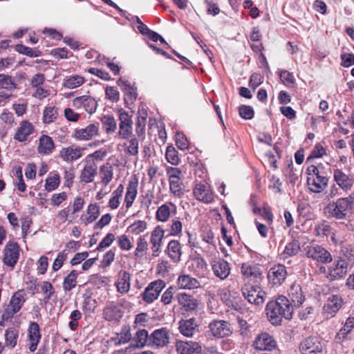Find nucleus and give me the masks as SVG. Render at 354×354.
I'll return each instance as SVG.
<instances>
[{"mask_svg": "<svg viewBox=\"0 0 354 354\" xmlns=\"http://www.w3.org/2000/svg\"><path fill=\"white\" fill-rule=\"evenodd\" d=\"M333 178L339 188L346 192L351 191L353 187V176L344 173L342 169H336L334 170Z\"/></svg>", "mask_w": 354, "mask_h": 354, "instance_id": "f8f14e48", "label": "nucleus"}, {"mask_svg": "<svg viewBox=\"0 0 354 354\" xmlns=\"http://www.w3.org/2000/svg\"><path fill=\"white\" fill-rule=\"evenodd\" d=\"M118 85L121 86L124 92V100L127 102L130 101L133 102L137 98L138 93L136 89L131 86V83L123 78H120L118 82Z\"/></svg>", "mask_w": 354, "mask_h": 354, "instance_id": "c756f323", "label": "nucleus"}, {"mask_svg": "<svg viewBox=\"0 0 354 354\" xmlns=\"http://www.w3.org/2000/svg\"><path fill=\"white\" fill-rule=\"evenodd\" d=\"M101 122L106 133H113L117 129V122L113 115H104L101 118Z\"/></svg>", "mask_w": 354, "mask_h": 354, "instance_id": "c03bdc74", "label": "nucleus"}, {"mask_svg": "<svg viewBox=\"0 0 354 354\" xmlns=\"http://www.w3.org/2000/svg\"><path fill=\"white\" fill-rule=\"evenodd\" d=\"M353 328L354 317H349L346 319L344 326L336 334L335 337V341L338 343H341L345 341Z\"/></svg>", "mask_w": 354, "mask_h": 354, "instance_id": "c85d7f7f", "label": "nucleus"}, {"mask_svg": "<svg viewBox=\"0 0 354 354\" xmlns=\"http://www.w3.org/2000/svg\"><path fill=\"white\" fill-rule=\"evenodd\" d=\"M85 82L84 77L75 75L64 80L63 86L66 88L73 89L82 85Z\"/></svg>", "mask_w": 354, "mask_h": 354, "instance_id": "79ce46f5", "label": "nucleus"}, {"mask_svg": "<svg viewBox=\"0 0 354 354\" xmlns=\"http://www.w3.org/2000/svg\"><path fill=\"white\" fill-rule=\"evenodd\" d=\"M164 236V231L159 226L156 227L151 232L150 243L152 244V252L153 256H157L160 249V243Z\"/></svg>", "mask_w": 354, "mask_h": 354, "instance_id": "c9c22d12", "label": "nucleus"}, {"mask_svg": "<svg viewBox=\"0 0 354 354\" xmlns=\"http://www.w3.org/2000/svg\"><path fill=\"white\" fill-rule=\"evenodd\" d=\"M163 288L164 282L162 280L150 283L142 294L143 301L147 304L152 303L158 297Z\"/></svg>", "mask_w": 354, "mask_h": 354, "instance_id": "9b49d317", "label": "nucleus"}, {"mask_svg": "<svg viewBox=\"0 0 354 354\" xmlns=\"http://www.w3.org/2000/svg\"><path fill=\"white\" fill-rule=\"evenodd\" d=\"M84 148L80 146L72 145L71 146L63 147L59 151V157L66 162H72L80 158L83 156Z\"/></svg>", "mask_w": 354, "mask_h": 354, "instance_id": "2eb2a0df", "label": "nucleus"}, {"mask_svg": "<svg viewBox=\"0 0 354 354\" xmlns=\"http://www.w3.org/2000/svg\"><path fill=\"white\" fill-rule=\"evenodd\" d=\"M239 115L245 120H251L254 117V110L252 106L241 105L239 106Z\"/></svg>", "mask_w": 354, "mask_h": 354, "instance_id": "e2e57ef3", "label": "nucleus"}, {"mask_svg": "<svg viewBox=\"0 0 354 354\" xmlns=\"http://www.w3.org/2000/svg\"><path fill=\"white\" fill-rule=\"evenodd\" d=\"M115 240V236L112 233H109L100 242L97 250L102 251L105 248L109 247Z\"/></svg>", "mask_w": 354, "mask_h": 354, "instance_id": "680f3d73", "label": "nucleus"}, {"mask_svg": "<svg viewBox=\"0 0 354 354\" xmlns=\"http://www.w3.org/2000/svg\"><path fill=\"white\" fill-rule=\"evenodd\" d=\"M33 125L27 120H24L20 123L19 127L17 129L14 138L19 142H24L27 140L28 137L33 133Z\"/></svg>", "mask_w": 354, "mask_h": 354, "instance_id": "393cba45", "label": "nucleus"}, {"mask_svg": "<svg viewBox=\"0 0 354 354\" xmlns=\"http://www.w3.org/2000/svg\"><path fill=\"white\" fill-rule=\"evenodd\" d=\"M332 228L326 221L317 223L314 230V233L317 236H328L330 233Z\"/></svg>", "mask_w": 354, "mask_h": 354, "instance_id": "603ef678", "label": "nucleus"}, {"mask_svg": "<svg viewBox=\"0 0 354 354\" xmlns=\"http://www.w3.org/2000/svg\"><path fill=\"white\" fill-rule=\"evenodd\" d=\"M130 281V274L125 270H121L119 273V278L118 281L115 283L118 292L121 294H125L128 292L131 286Z\"/></svg>", "mask_w": 354, "mask_h": 354, "instance_id": "cd10ccee", "label": "nucleus"}, {"mask_svg": "<svg viewBox=\"0 0 354 354\" xmlns=\"http://www.w3.org/2000/svg\"><path fill=\"white\" fill-rule=\"evenodd\" d=\"M171 214V209L167 204H164L158 207L156 212L157 219L160 221H167Z\"/></svg>", "mask_w": 354, "mask_h": 354, "instance_id": "13d9d810", "label": "nucleus"}, {"mask_svg": "<svg viewBox=\"0 0 354 354\" xmlns=\"http://www.w3.org/2000/svg\"><path fill=\"white\" fill-rule=\"evenodd\" d=\"M28 340L30 342L29 350L34 352L37 347L38 343L41 339L40 328L37 323L30 322L28 329Z\"/></svg>", "mask_w": 354, "mask_h": 354, "instance_id": "4be33fe9", "label": "nucleus"}, {"mask_svg": "<svg viewBox=\"0 0 354 354\" xmlns=\"http://www.w3.org/2000/svg\"><path fill=\"white\" fill-rule=\"evenodd\" d=\"M252 346L256 350L272 351L277 346V342L268 333H261L256 337Z\"/></svg>", "mask_w": 354, "mask_h": 354, "instance_id": "9d476101", "label": "nucleus"}, {"mask_svg": "<svg viewBox=\"0 0 354 354\" xmlns=\"http://www.w3.org/2000/svg\"><path fill=\"white\" fill-rule=\"evenodd\" d=\"M325 213L328 217L337 220H346L354 214V191L348 196L338 198L330 203L325 207Z\"/></svg>", "mask_w": 354, "mask_h": 354, "instance_id": "f03ea898", "label": "nucleus"}, {"mask_svg": "<svg viewBox=\"0 0 354 354\" xmlns=\"http://www.w3.org/2000/svg\"><path fill=\"white\" fill-rule=\"evenodd\" d=\"M201 286L200 282L189 275H181L178 277V288L194 289Z\"/></svg>", "mask_w": 354, "mask_h": 354, "instance_id": "58836bf2", "label": "nucleus"}, {"mask_svg": "<svg viewBox=\"0 0 354 354\" xmlns=\"http://www.w3.org/2000/svg\"><path fill=\"white\" fill-rule=\"evenodd\" d=\"M55 148V143L51 137L41 135L39 140L37 151L42 155H50Z\"/></svg>", "mask_w": 354, "mask_h": 354, "instance_id": "bb28decb", "label": "nucleus"}, {"mask_svg": "<svg viewBox=\"0 0 354 354\" xmlns=\"http://www.w3.org/2000/svg\"><path fill=\"white\" fill-rule=\"evenodd\" d=\"M100 172L102 174V183L106 186L113 179V170L111 165L109 164L103 165L100 167Z\"/></svg>", "mask_w": 354, "mask_h": 354, "instance_id": "de8ad7c7", "label": "nucleus"}, {"mask_svg": "<svg viewBox=\"0 0 354 354\" xmlns=\"http://www.w3.org/2000/svg\"><path fill=\"white\" fill-rule=\"evenodd\" d=\"M299 349L302 354H324V346L317 337H309L304 339Z\"/></svg>", "mask_w": 354, "mask_h": 354, "instance_id": "6e6552de", "label": "nucleus"}, {"mask_svg": "<svg viewBox=\"0 0 354 354\" xmlns=\"http://www.w3.org/2000/svg\"><path fill=\"white\" fill-rule=\"evenodd\" d=\"M125 140L126 142L124 143V152L133 156H137L139 151V141L141 140L134 135Z\"/></svg>", "mask_w": 354, "mask_h": 354, "instance_id": "4c0bfd02", "label": "nucleus"}, {"mask_svg": "<svg viewBox=\"0 0 354 354\" xmlns=\"http://www.w3.org/2000/svg\"><path fill=\"white\" fill-rule=\"evenodd\" d=\"M307 185L310 192L319 194L323 192L328 184L329 178L323 169L315 165H310L306 169Z\"/></svg>", "mask_w": 354, "mask_h": 354, "instance_id": "7ed1b4c3", "label": "nucleus"}, {"mask_svg": "<svg viewBox=\"0 0 354 354\" xmlns=\"http://www.w3.org/2000/svg\"><path fill=\"white\" fill-rule=\"evenodd\" d=\"M26 301V292L24 290H19L12 296L9 306L16 310L17 312L20 310L24 302Z\"/></svg>", "mask_w": 354, "mask_h": 354, "instance_id": "ea45409f", "label": "nucleus"}, {"mask_svg": "<svg viewBox=\"0 0 354 354\" xmlns=\"http://www.w3.org/2000/svg\"><path fill=\"white\" fill-rule=\"evenodd\" d=\"M300 243L296 239H293L288 243L283 252V258H287L297 255L300 251Z\"/></svg>", "mask_w": 354, "mask_h": 354, "instance_id": "37998d69", "label": "nucleus"}, {"mask_svg": "<svg viewBox=\"0 0 354 354\" xmlns=\"http://www.w3.org/2000/svg\"><path fill=\"white\" fill-rule=\"evenodd\" d=\"M198 324L194 318L181 319L178 322L179 332L186 337H192L198 331Z\"/></svg>", "mask_w": 354, "mask_h": 354, "instance_id": "412c9836", "label": "nucleus"}, {"mask_svg": "<svg viewBox=\"0 0 354 354\" xmlns=\"http://www.w3.org/2000/svg\"><path fill=\"white\" fill-rule=\"evenodd\" d=\"M147 113L146 111L138 112L137 121L136 123V136L141 140L145 138V126L147 123Z\"/></svg>", "mask_w": 354, "mask_h": 354, "instance_id": "e433bc0d", "label": "nucleus"}, {"mask_svg": "<svg viewBox=\"0 0 354 354\" xmlns=\"http://www.w3.org/2000/svg\"><path fill=\"white\" fill-rule=\"evenodd\" d=\"M166 170L169 177L170 190L176 194L177 193V168L167 166Z\"/></svg>", "mask_w": 354, "mask_h": 354, "instance_id": "09e8293b", "label": "nucleus"}, {"mask_svg": "<svg viewBox=\"0 0 354 354\" xmlns=\"http://www.w3.org/2000/svg\"><path fill=\"white\" fill-rule=\"evenodd\" d=\"M149 337L148 332L145 329L138 330L133 339V342H136L135 346L137 348H142L147 342L149 343Z\"/></svg>", "mask_w": 354, "mask_h": 354, "instance_id": "49530a36", "label": "nucleus"}, {"mask_svg": "<svg viewBox=\"0 0 354 354\" xmlns=\"http://www.w3.org/2000/svg\"><path fill=\"white\" fill-rule=\"evenodd\" d=\"M119 131L118 136L120 139H129L133 134V120L131 116L123 109L118 110Z\"/></svg>", "mask_w": 354, "mask_h": 354, "instance_id": "39448f33", "label": "nucleus"}, {"mask_svg": "<svg viewBox=\"0 0 354 354\" xmlns=\"http://www.w3.org/2000/svg\"><path fill=\"white\" fill-rule=\"evenodd\" d=\"M73 106L76 109L83 106L88 114H93L97 108V102L90 95H82L73 99Z\"/></svg>", "mask_w": 354, "mask_h": 354, "instance_id": "dca6fc26", "label": "nucleus"}, {"mask_svg": "<svg viewBox=\"0 0 354 354\" xmlns=\"http://www.w3.org/2000/svg\"><path fill=\"white\" fill-rule=\"evenodd\" d=\"M342 64L343 67L348 68L354 65V55L353 53H343L341 55Z\"/></svg>", "mask_w": 354, "mask_h": 354, "instance_id": "774afa93", "label": "nucleus"}, {"mask_svg": "<svg viewBox=\"0 0 354 354\" xmlns=\"http://www.w3.org/2000/svg\"><path fill=\"white\" fill-rule=\"evenodd\" d=\"M178 305L180 310L191 311L197 307V301L192 295L178 293Z\"/></svg>", "mask_w": 354, "mask_h": 354, "instance_id": "7c9ffc66", "label": "nucleus"}, {"mask_svg": "<svg viewBox=\"0 0 354 354\" xmlns=\"http://www.w3.org/2000/svg\"><path fill=\"white\" fill-rule=\"evenodd\" d=\"M305 255L321 263H330L333 260L330 252L322 245L311 244L304 248Z\"/></svg>", "mask_w": 354, "mask_h": 354, "instance_id": "20e7f679", "label": "nucleus"}, {"mask_svg": "<svg viewBox=\"0 0 354 354\" xmlns=\"http://www.w3.org/2000/svg\"><path fill=\"white\" fill-rule=\"evenodd\" d=\"M288 296L295 306H300L305 300V296L299 284L294 283L288 290Z\"/></svg>", "mask_w": 354, "mask_h": 354, "instance_id": "a878e982", "label": "nucleus"}, {"mask_svg": "<svg viewBox=\"0 0 354 354\" xmlns=\"http://www.w3.org/2000/svg\"><path fill=\"white\" fill-rule=\"evenodd\" d=\"M16 50L23 55L30 57H37L41 55V52L37 49H32L23 44H18L15 48Z\"/></svg>", "mask_w": 354, "mask_h": 354, "instance_id": "5fc2aeb1", "label": "nucleus"}, {"mask_svg": "<svg viewBox=\"0 0 354 354\" xmlns=\"http://www.w3.org/2000/svg\"><path fill=\"white\" fill-rule=\"evenodd\" d=\"M19 252V247L17 243H8L4 249L3 263L10 267L14 268L18 261Z\"/></svg>", "mask_w": 354, "mask_h": 354, "instance_id": "4468645a", "label": "nucleus"}, {"mask_svg": "<svg viewBox=\"0 0 354 354\" xmlns=\"http://www.w3.org/2000/svg\"><path fill=\"white\" fill-rule=\"evenodd\" d=\"M148 249V243L145 236H140L137 241V247L135 250V256L142 257Z\"/></svg>", "mask_w": 354, "mask_h": 354, "instance_id": "4d7b16f0", "label": "nucleus"}, {"mask_svg": "<svg viewBox=\"0 0 354 354\" xmlns=\"http://www.w3.org/2000/svg\"><path fill=\"white\" fill-rule=\"evenodd\" d=\"M97 132L98 127L95 124H91L84 129L76 130L75 136L76 138L81 140H88L96 136Z\"/></svg>", "mask_w": 354, "mask_h": 354, "instance_id": "473e14b6", "label": "nucleus"}, {"mask_svg": "<svg viewBox=\"0 0 354 354\" xmlns=\"http://www.w3.org/2000/svg\"><path fill=\"white\" fill-rule=\"evenodd\" d=\"M59 183V174H55L46 179L45 189L48 192L53 191L58 187Z\"/></svg>", "mask_w": 354, "mask_h": 354, "instance_id": "6e6d98bb", "label": "nucleus"}, {"mask_svg": "<svg viewBox=\"0 0 354 354\" xmlns=\"http://www.w3.org/2000/svg\"><path fill=\"white\" fill-rule=\"evenodd\" d=\"M193 193L198 201L206 203H210L213 201L211 192L205 185L197 184Z\"/></svg>", "mask_w": 354, "mask_h": 354, "instance_id": "f704fd0d", "label": "nucleus"}, {"mask_svg": "<svg viewBox=\"0 0 354 354\" xmlns=\"http://www.w3.org/2000/svg\"><path fill=\"white\" fill-rule=\"evenodd\" d=\"M103 317L107 321H118L122 317V311L113 301H109L103 310Z\"/></svg>", "mask_w": 354, "mask_h": 354, "instance_id": "b1692460", "label": "nucleus"}, {"mask_svg": "<svg viewBox=\"0 0 354 354\" xmlns=\"http://www.w3.org/2000/svg\"><path fill=\"white\" fill-rule=\"evenodd\" d=\"M138 185V181L137 179H135L134 180H130L128 184L124 199L127 208H129L132 206L133 201L136 198Z\"/></svg>", "mask_w": 354, "mask_h": 354, "instance_id": "72a5a7b5", "label": "nucleus"}, {"mask_svg": "<svg viewBox=\"0 0 354 354\" xmlns=\"http://www.w3.org/2000/svg\"><path fill=\"white\" fill-rule=\"evenodd\" d=\"M88 216L86 219L85 225L93 222L100 216V207L97 204H90L87 207Z\"/></svg>", "mask_w": 354, "mask_h": 354, "instance_id": "864d4df0", "label": "nucleus"}, {"mask_svg": "<svg viewBox=\"0 0 354 354\" xmlns=\"http://www.w3.org/2000/svg\"><path fill=\"white\" fill-rule=\"evenodd\" d=\"M347 266L346 260L340 257L335 259L333 265L328 268V278L330 280L342 278L347 272Z\"/></svg>", "mask_w": 354, "mask_h": 354, "instance_id": "ddd939ff", "label": "nucleus"}, {"mask_svg": "<svg viewBox=\"0 0 354 354\" xmlns=\"http://www.w3.org/2000/svg\"><path fill=\"white\" fill-rule=\"evenodd\" d=\"M19 330L15 328H9L5 331V346L9 349L14 348L17 344Z\"/></svg>", "mask_w": 354, "mask_h": 354, "instance_id": "a19ab883", "label": "nucleus"}, {"mask_svg": "<svg viewBox=\"0 0 354 354\" xmlns=\"http://www.w3.org/2000/svg\"><path fill=\"white\" fill-rule=\"evenodd\" d=\"M201 346L198 343L192 341L184 342L178 339V352L181 354L199 353Z\"/></svg>", "mask_w": 354, "mask_h": 354, "instance_id": "2f4dec72", "label": "nucleus"}, {"mask_svg": "<svg viewBox=\"0 0 354 354\" xmlns=\"http://www.w3.org/2000/svg\"><path fill=\"white\" fill-rule=\"evenodd\" d=\"M268 319L272 325H281L283 318L290 319L293 312L292 305L285 296H279L275 300L270 301L266 307Z\"/></svg>", "mask_w": 354, "mask_h": 354, "instance_id": "f257e3e1", "label": "nucleus"}, {"mask_svg": "<svg viewBox=\"0 0 354 354\" xmlns=\"http://www.w3.org/2000/svg\"><path fill=\"white\" fill-rule=\"evenodd\" d=\"M243 297L250 303L257 306L261 305L264 302V297L261 292H258L252 286L245 285L242 288Z\"/></svg>", "mask_w": 354, "mask_h": 354, "instance_id": "a211bd4d", "label": "nucleus"}, {"mask_svg": "<svg viewBox=\"0 0 354 354\" xmlns=\"http://www.w3.org/2000/svg\"><path fill=\"white\" fill-rule=\"evenodd\" d=\"M97 174V165L94 161L86 160V164L84 167L80 174V180L85 183H91L94 180Z\"/></svg>", "mask_w": 354, "mask_h": 354, "instance_id": "5701e85b", "label": "nucleus"}, {"mask_svg": "<svg viewBox=\"0 0 354 354\" xmlns=\"http://www.w3.org/2000/svg\"><path fill=\"white\" fill-rule=\"evenodd\" d=\"M165 158L168 162L171 165H177V151L172 145H169L167 147Z\"/></svg>", "mask_w": 354, "mask_h": 354, "instance_id": "052dcab7", "label": "nucleus"}, {"mask_svg": "<svg viewBox=\"0 0 354 354\" xmlns=\"http://www.w3.org/2000/svg\"><path fill=\"white\" fill-rule=\"evenodd\" d=\"M106 96L109 100L113 102H117L120 99L119 91L117 88L114 86H107L106 88Z\"/></svg>", "mask_w": 354, "mask_h": 354, "instance_id": "69168bd1", "label": "nucleus"}, {"mask_svg": "<svg viewBox=\"0 0 354 354\" xmlns=\"http://www.w3.org/2000/svg\"><path fill=\"white\" fill-rule=\"evenodd\" d=\"M287 277V270L285 266L277 264L272 267L268 272V279L272 286H279Z\"/></svg>", "mask_w": 354, "mask_h": 354, "instance_id": "1a4fd4ad", "label": "nucleus"}, {"mask_svg": "<svg viewBox=\"0 0 354 354\" xmlns=\"http://www.w3.org/2000/svg\"><path fill=\"white\" fill-rule=\"evenodd\" d=\"M58 115V108L55 106H47L43 112V121L45 124L54 122Z\"/></svg>", "mask_w": 354, "mask_h": 354, "instance_id": "a18cd8bd", "label": "nucleus"}, {"mask_svg": "<svg viewBox=\"0 0 354 354\" xmlns=\"http://www.w3.org/2000/svg\"><path fill=\"white\" fill-rule=\"evenodd\" d=\"M66 259L67 254L64 251L59 252L53 262V270L54 271L59 270L62 267L63 263Z\"/></svg>", "mask_w": 354, "mask_h": 354, "instance_id": "0e129e2a", "label": "nucleus"}, {"mask_svg": "<svg viewBox=\"0 0 354 354\" xmlns=\"http://www.w3.org/2000/svg\"><path fill=\"white\" fill-rule=\"evenodd\" d=\"M169 343V335L166 328L156 330L149 337V345L153 347H162Z\"/></svg>", "mask_w": 354, "mask_h": 354, "instance_id": "aec40b11", "label": "nucleus"}, {"mask_svg": "<svg viewBox=\"0 0 354 354\" xmlns=\"http://www.w3.org/2000/svg\"><path fill=\"white\" fill-rule=\"evenodd\" d=\"M344 304L342 296L331 295L326 300L323 307L322 313L325 318L330 319L335 316Z\"/></svg>", "mask_w": 354, "mask_h": 354, "instance_id": "0eeeda50", "label": "nucleus"}, {"mask_svg": "<svg viewBox=\"0 0 354 354\" xmlns=\"http://www.w3.org/2000/svg\"><path fill=\"white\" fill-rule=\"evenodd\" d=\"M0 88L11 91L17 88V84L15 82V80L12 76L1 73Z\"/></svg>", "mask_w": 354, "mask_h": 354, "instance_id": "3c124183", "label": "nucleus"}, {"mask_svg": "<svg viewBox=\"0 0 354 354\" xmlns=\"http://www.w3.org/2000/svg\"><path fill=\"white\" fill-rule=\"evenodd\" d=\"M241 271L244 278L248 279L249 281L257 282L259 279H261L262 272L257 265L244 263L241 266Z\"/></svg>", "mask_w": 354, "mask_h": 354, "instance_id": "6ab92c4d", "label": "nucleus"}, {"mask_svg": "<svg viewBox=\"0 0 354 354\" xmlns=\"http://www.w3.org/2000/svg\"><path fill=\"white\" fill-rule=\"evenodd\" d=\"M212 336L216 338H223L230 336L232 334L233 328L230 322L215 319L212 321L208 326Z\"/></svg>", "mask_w": 354, "mask_h": 354, "instance_id": "423d86ee", "label": "nucleus"}, {"mask_svg": "<svg viewBox=\"0 0 354 354\" xmlns=\"http://www.w3.org/2000/svg\"><path fill=\"white\" fill-rule=\"evenodd\" d=\"M147 224L144 221H136L132 223L128 228L132 234H139L147 229Z\"/></svg>", "mask_w": 354, "mask_h": 354, "instance_id": "bf43d9fd", "label": "nucleus"}, {"mask_svg": "<svg viewBox=\"0 0 354 354\" xmlns=\"http://www.w3.org/2000/svg\"><path fill=\"white\" fill-rule=\"evenodd\" d=\"M78 273L76 270H72L64 279L63 288L69 291L76 286Z\"/></svg>", "mask_w": 354, "mask_h": 354, "instance_id": "8fccbe9b", "label": "nucleus"}, {"mask_svg": "<svg viewBox=\"0 0 354 354\" xmlns=\"http://www.w3.org/2000/svg\"><path fill=\"white\" fill-rule=\"evenodd\" d=\"M118 243L120 249L123 250H129L133 248L129 239L125 234L118 237Z\"/></svg>", "mask_w": 354, "mask_h": 354, "instance_id": "338daca9", "label": "nucleus"}, {"mask_svg": "<svg viewBox=\"0 0 354 354\" xmlns=\"http://www.w3.org/2000/svg\"><path fill=\"white\" fill-rule=\"evenodd\" d=\"M214 274L221 280L227 278L230 274L229 263L222 258H215L211 262Z\"/></svg>", "mask_w": 354, "mask_h": 354, "instance_id": "f3484780", "label": "nucleus"}]
</instances>
